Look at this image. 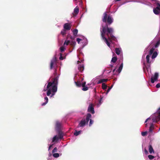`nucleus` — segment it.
Segmentation results:
<instances>
[{"mask_svg": "<svg viewBox=\"0 0 160 160\" xmlns=\"http://www.w3.org/2000/svg\"><path fill=\"white\" fill-rule=\"evenodd\" d=\"M107 12H105L103 14V17L102 18V21L103 22H106L107 21Z\"/></svg>", "mask_w": 160, "mask_h": 160, "instance_id": "nucleus-20", "label": "nucleus"}, {"mask_svg": "<svg viewBox=\"0 0 160 160\" xmlns=\"http://www.w3.org/2000/svg\"><path fill=\"white\" fill-rule=\"evenodd\" d=\"M148 157V158L150 160L154 158V156L152 155H149Z\"/></svg>", "mask_w": 160, "mask_h": 160, "instance_id": "nucleus-36", "label": "nucleus"}, {"mask_svg": "<svg viewBox=\"0 0 160 160\" xmlns=\"http://www.w3.org/2000/svg\"><path fill=\"white\" fill-rule=\"evenodd\" d=\"M57 67V58L56 56H54L51 60L50 63V68H54L55 71L54 72L55 77L53 78L51 81L48 82L47 85H45L43 92L47 91V95L49 96L50 94V97L53 96L57 90L58 80L59 75H58L56 68Z\"/></svg>", "mask_w": 160, "mask_h": 160, "instance_id": "nucleus-2", "label": "nucleus"}, {"mask_svg": "<svg viewBox=\"0 0 160 160\" xmlns=\"http://www.w3.org/2000/svg\"><path fill=\"white\" fill-rule=\"evenodd\" d=\"M153 12L156 15L160 14V5L159 4L156 8H153Z\"/></svg>", "mask_w": 160, "mask_h": 160, "instance_id": "nucleus-12", "label": "nucleus"}, {"mask_svg": "<svg viewBox=\"0 0 160 160\" xmlns=\"http://www.w3.org/2000/svg\"><path fill=\"white\" fill-rule=\"evenodd\" d=\"M115 70H116V69H114L113 70V72H114L115 71Z\"/></svg>", "mask_w": 160, "mask_h": 160, "instance_id": "nucleus-47", "label": "nucleus"}, {"mask_svg": "<svg viewBox=\"0 0 160 160\" xmlns=\"http://www.w3.org/2000/svg\"><path fill=\"white\" fill-rule=\"evenodd\" d=\"M82 90L84 91H86L88 89V88L87 87L85 86V85L84 86H82Z\"/></svg>", "mask_w": 160, "mask_h": 160, "instance_id": "nucleus-30", "label": "nucleus"}, {"mask_svg": "<svg viewBox=\"0 0 160 160\" xmlns=\"http://www.w3.org/2000/svg\"><path fill=\"white\" fill-rule=\"evenodd\" d=\"M159 121H160V107L156 112L147 118L145 122L146 128L149 126V132H152L154 128L153 123L157 122Z\"/></svg>", "mask_w": 160, "mask_h": 160, "instance_id": "nucleus-4", "label": "nucleus"}, {"mask_svg": "<svg viewBox=\"0 0 160 160\" xmlns=\"http://www.w3.org/2000/svg\"><path fill=\"white\" fill-rule=\"evenodd\" d=\"M92 116L90 114H87L86 119H82L79 123L78 127H83L86 123H87L89 120L90 118H91Z\"/></svg>", "mask_w": 160, "mask_h": 160, "instance_id": "nucleus-6", "label": "nucleus"}, {"mask_svg": "<svg viewBox=\"0 0 160 160\" xmlns=\"http://www.w3.org/2000/svg\"><path fill=\"white\" fill-rule=\"evenodd\" d=\"M123 67V63H122V64L120 65V67H119V68L117 70V71L118 72V73H120L121 72L122 68Z\"/></svg>", "mask_w": 160, "mask_h": 160, "instance_id": "nucleus-28", "label": "nucleus"}, {"mask_svg": "<svg viewBox=\"0 0 160 160\" xmlns=\"http://www.w3.org/2000/svg\"><path fill=\"white\" fill-rule=\"evenodd\" d=\"M82 132V131H77L76 130H75V132L74 133V135L75 136H77L80 134Z\"/></svg>", "mask_w": 160, "mask_h": 160, "instance_id": "nucleus-25", "label": "nucleus"}, {"mask_svg": "<svg viewBox=\"0 0 160 160\" xmlns=\"http://www.w3.org/2000/svg\"><path fill=\"white\" fill-rule=\"evenodd\" d=\"M90 122H89V126H91L92 124L93 123V121L92 120V119L90 118Z\"/></svg>", "mask_w": 160, "mask_h": 160, "instance_id": "nucleus-38", "label": "nucleus"}, {"mask_svg": "<svg viewBox=\"0 0 160 160\" xmlns=\"http://www.w3.org/2000/svg\"><path fill=\"white\" fill-rule=\"evenodd\" d=\"M94 105L92 103L89 104L88 108V112L91 113L93 114L94 113Z\"/></svg>", "mask_w": 160, "mask_h": 160, "instance_id": "nucleus-10", "label": "nucleus"}, {"mask_svg": "<svg viewBox=\"0 0 160 160\" xmlns=\"http://www.w3.org/2000/svg\"><path fill=\"white\" fill-rule=\"evenodd\" d=\"M72 27V25L69 23H66L63 25V28L66 30H70Z\"/></svg>", "mask_w": 160, "mask_h": 160, "instance_id": "nucleus-13", "label": "nucleus"}, {"mask_svg": "<svg viewBox=\"0 0 160 160\" xmlns=\"http://www.w3.org/2000/svg\"><path fill=\"white\" fill-rule=\"evenodd\" d=\"M72 32L73 35H74V37H72V36H71L70 38L71 39H74L75 37H76V35L77 34L78 32V30L76 29H75L72 31Z\"/></svg>", "mask_w": 160, "mask_h": 160, "instance_id": "nucleus-16", "label": "nucleus"}, {"mask_svg": "<svg viewBox=\"0 0 160 160\" xmlns=\"http://www.w3.org/2000/svg\"><path fill=\"white\" fill-rule=\"evenodd\" d=\"M60 49L61 52H62L65 50V48L64 47V46H62L60 48Z\"/></svg>", "mask_w": 160, "mask_h": 160, "instance_id": "nucleus-32", "label": "nucleus"}, {"mask_svg": "<svg viewBox=\"0 0 160 160\" xmlns=\"http://www.w3.org/2000/svg\"><path fill=\"white\" fill-rule=\"evenodd\" d=\"M113 21V19L112 17L111 16H108L107 18V22L109 24H111L112 22Z\"/></svg>", "mask_w": 160, "mask_h": 160, "instance_id": "nucleus-17", "label": "nucleus"}, {"mask_svg": "<svg viewBox=\"0 0 160 160\" xmlns=\"http://www.w3.org/2000/svg\"><path fill=\"white\" fill-rule=\"evenodd\" d=\"M160 44V36L159 34L157 35L154 39L151 42L150 45L146 48L144 54H148L146 56V62H143L144 66L143 67L144 71L146 72L147 70L149 75L151 73L150 68V64L152 63L153 59L155 58L158 55V52L157 51H154L156 48H157ZM145 56L143 55L142 58L144 59Z\"/></svg>", "mask_w": 160, "mask_h": 160, "instance_id": "nucleus-1", "label": "nucleus"}, {"mask_svg": "<svg viewBox=\"0 0 160 160\" xmlns=\"http://www.w3.org/2000/svg\"><path fill=\"white\" fill-rule=\"evenodd\" d=\"M77 41L78 44H81L82 48L86 45L88 43L87 39L84 37H82L80 38H77Z\"/></svg>", "mask_w": 160, "mask_h": 160, "instance_id": "nucleus-5", "label": "nucleus"}, {"mask_svg": "<svg viewBox=\"0 0 160 160\" xmlns=\"http://www.w3.org/2000/svg\"><path fill=\"white\" fill-rule=\"evenodd\" d=\"M144 152L147 155L148 154V152L146 149L145 148L144 150Z\"/></svg>", "mask_w": 160, "mask_h": 160, "instance_id": "nucleus-42", "label": "nucleus"}, {"mask_svg": "<svg viewBox=\"0 0 160 160\" xmlns=\"http://www.w3.org/2000/svg\"><path fill=\"white\" fill-rule=\"evenodd\" d=\"M115 52L118 55L122 52L121 48H115Z\"/></svg>", "mask_w": 160, "mask_h": 160, "instance_id": "nucleus-19", "label": "nucleus"}, {"mask_svg": "<svg viewBox=\"0 0 160 160\" xmlns=\"http://www.w3.org/2000/svg\"><path fill=\"white\" fill-rule=\"evenodd\" d=\"M102 27V30H101L102 39L107 46L112 49V45L113 44L112 41H116L117 40L116 37L112 35L113 29L112 28H108L107 25L105 27L103 26Z\"/></svg>", "mask_w": 160, "mask_h": 160, "instance_id": "nucleus-3", "label": "nucleus"}, {"mask_svg": "<svg viewBox=\"0 0 160 160\" xmlns=\"http://www.w3.org/2000/svg\"><path fill=\"white\" fill-rule=\"evenodd\" d=\"M63 134L62 132H59L58 135H55L52 139V142L54 143L57 142L59 139H61L63 138Z\"/></svg>", "mask_w": 160, "mask_h": 160, "instance_id": "nucleus-7", "label": "nucleus"}, {"mask_svg": "<svg viewBox=\"0 0 160 160\" xmlns=\"http://www.w3.org/2000/svg\"><path fill=\"white\" fill-rule=\"evenodd\" d=\"M79 12V8L78 6H77L74 9L73 13L77 15Z\"/></svg>", "mask_w": 160, "mask_h": 160, "instance_id": "nucleus-23", "label": "nucleus"}, {"mask_svg": "<svg viewBox=\"0 0 160 160\" xmlns=\"http://www.w3.org/2000/svg\"><path fill=\"white\" fill-rule=\"evenodd\" d=\"M53 145V144H52L49 146L48 149V151H49L50 150V149L52 148Z\"/></svg>", "mask_w": 160, "mask_h": 160, "instance_id": "nucleus-39", "label": "nucleus"}, {"mask_svg": "<svg viewBox=\"0 0 160 160\" xmlns=\"http://www.w3.org/2000/svg\"><path fill=\"white\" fill-rule=\"evenodd\" d=\"M42 94H43V96H45V95H46L45 93L43 92Z\"/></svg>", "mask_w": 160, "mask_h": 160, "instance_id": "nucleus-46", "label": "nucleus"}, {"mask_svg": "<svg viewBox=\"0 0 160 160\" xmlns=\"http://www.w3.org/2000/svg\"><path fill=\"white\" fill-rule=\"evenodd\" d=\"M76 86L78 87H81L82 86H84L86 84V82H81L80 81H77V82H75Z\"/></svg>", "mask_w": 160, "mask_h": 160, "instance_id": "nucleus-15", "label": "nucleus"}, {"mask_svg": "<svg viewBox=\"0 0 160 160\" xmlns=\"http://www.w3.org/2000/svg\"><path fill=\"white\" fill-rule=\"evenodd\" d=\"M52 156V155L51 153L50 152L49 153V154H48V156L47 158V159L48 160H50L51 159Z\"/></svg>", "mask_w": 160, "mask_h": 160, "instance_id": "nucleus-34", "label": "nucleus"}, {"mask_svg": "<svg viewBox=\"0 0 160 160\" xmlns=\"http://www.w3.org/2000/svg\"><path fill=\"white\" fill-rule=\"evenodd\" d=\"M102 82H106L108 80V79H101Z\"/></svg>", "mask_w": 160, "mask_h": 160, "instance_id": "nucleus-40", "label": "nucleus"}, {"mask_svg": "<svg viewBox=\"0 0 160 160\" xmlns=\"http://www.w3.org/2000/svg\"><path fill=\"white\" fill-rule=\"evenodd\" d=\"M148 132L147 131L144 132H141V135L143 136H145L147 134Z\"/></svg>", "mask_w": 160, "mask_h": 160, "instance_id": "nucleus-33", "label": "nucleus"}, {"mask_svg": "<svg viewBox=\"0 0 160 160\" xmlns=\"http://www.w3.org/2000/svg\"><path fill=\"white\" fill-rule=\"evenodd\" d=\"M62 155L61 153L59 154L58 153H53L52 156H53L55 158H58L59 157V156H61Z\"/></svg>", "mask_w": 160, "mask_h": 160, "instance_id": "nucleus-24", "label": "nucleus"}, {"mask_svg": "<svg viewBox=\"0 0 160 160\" xmlns=\"http://www.w3.org/2000/svg\"><path fill=\"white\" fill-rule=\"evenodd\" d=\"M109 90H107V92L105 93V94L106 95H107L108 93L109 92Z\"/></svg>", "mask_w": 160, "mask_h": 160, "instance_id": "nucleus-45", "label": "nucleus"}, {"mask_svg": "<svg viewBox=\"0 0 160 160\" xmlns=\"http://www.w3.org/2000/svg\"><path fill=\"white\" fill-rule=\"evenodd\" d=\"M76 3H77L78 2H80V4H82V2L81 1L82 0H74Z\"/></svg>", "mask_w": 160, "mask_h": 160, "instance_id": "nucleus-41", "label": "nucleus"}, {"mask_svg": "<svg viewBox=\"0 0 160 160\" xmlns=\"http://www.w3.org/2000/svg\"><path fill=\"white\" fill-rule=\"evenodd\" d=\"M149 151L151 154L154 153V151L152 145H151L149 146Z\"/></svg>", "mask_w": 160, "mask_h": 160, "instance_id": "nucleus-22", "label": "nucleus"}, {"mask_svg": "<svg viewBox=\"0 0 160 160\" xmlns=\"http://www.w3.org/2000/svg\"><path fill=\"white\" fill-rule=\"evenodd\" d=\"M66 30L63 28L61 32V34L63 36H64L66 33Z\"/></svg>", "mask_w": 160, "mask_h": 160, "instance_id": "nucleus-27", "label": "nucleus"}, {"mask_svg": "<svg viewBox=\"0 0 160 160\" xmlns=\"http://www.w3.org/2000/svg\"><path fill=\"white\" fill-rule=\"evenodd\" d=\"M113 86V85H112L110 87H109L108 88V90H109V91H110V90H111V89L112 88Z\"/></svg>", "mask_w": 160, "mask_h": 160, "instance_id": "nucleus-44", "label": "nucleus"}, {"mask_svg": "<svg viewBox=\"0 0 160 160\" xmlns=\"http://www.w3.org/2000/svg\"><path fill=\"white\" fill-rule=\"evenodd\" d=\"M99 78V77L98 76L92 80V82L93 83V84H99L102 82L101 79L98 81Z\"/></svg>", "mask_w": 160, "mask_h": 160, "instance_id": "nucleus-9", "label": "nucleus"}, {"mask_svg": "<svg viewBox=\"0 0 160 160\" xmlns=\"http://www.w3.org/2000/svg\"><path fill=\"white\" fill-rule=\"evenodd\" d=\"M76 42L75 41L70 42L69 40H65L64 43V46H67L69 44L72 45H75Z\"/></svg>", "mask_w": 160, "mask_h": 160, "instance_id": "nucleus-14", "label": "nucleus"}, {"mask_svg": "<svg viewBox=\"0 0 160 160\" xmlns=\"http://www.w3.org/2000/svg\"><path fill=\"white\" fill-rule=\"evenodd\" d=\"M44 100L45 101V102L42 104V106L46 105L48 102V98L47 97H46L44 98Z\"/></svg>", "mask_w": 160, "mask_h": 160, "instance_id": "nucleus-26", "label": "nucleus"}, {"mask_svg": "<svg viewBox=\"0 0 160 160\" xmlns=\"http://www.w3.org/2000/svg\"><path fill=\"white\" fill-rule=\"evenodd\" d=\"M102 88L104 90H106L107 88V85L104 83H103L102 85Z\"/></svg>", "mask_w": 160, "mask_h": 160, "instance_id": "nucleus-29", "label": "nucleus"}, {"mask_svg": "<svg viewBox=\"0 0 160 160\" xmlns=\"http://www.w3.org/2000/svg\"><path fill=\"white\" fill-rule=\"evenodd\" d=\"M77 57L78 59V60L77 61L78 64L79 65L80 63H81V65H79L78 66V69L79 71L82 72L83 71L84 69V65L83 64L84 60L83 59L79 58V56L78 55H77Z\"/></svg>", "mask_w": 160, "mask_h": 160, "instance_id": "nucleus-8", "label": "nucleus"}, {"mask_svg": "<svg viewBox=\"0 0 160 160\" xmlns=\"http://www.w3.org/2000/svg\"><path fill=\"white\" fill-rule=\"evenodd\" d=\"M158 74L157 72H155L154 75L151 78V82L152 83H153L154 82L156 81L158 78Z\"/></svg>", "mask_w": 160, "mask_h": 160, "instance_id": "nucleus-11", "label": "nucleus"}, {"mask_svg": "<svg viewBox=\"0 0 160 160\" xmlns=\"http://www.w3.org/2000/svg\"><path fill=\"white\" fill-rule=\"evenodd\" d=\"M58 149L57 148H55L52 151V153H54L56 152L57 151Z\"/></svg>", "mask_w": 160, "mask_h": 160, "instance_id": "nucleus-37", "label": "nucleus"}, {"mask_svg": "<svg viewBox=\"0 0 160 160\" xmlns=\"http://www.w3.org/2000/svg\"><path fill=\"white\" fill-rule=\"evenodd\" d=\"M117 60V58L116 57H113L112 59L111 60V63H115ZM110 66L111 67H113V65L111 64L110 65Z\"/></svg>", "mask_w": 160, "mask_h": 160, "instance_id": "nucleus-18", "label": "nucleus"}, {"mask_svg": "<svg viewBox=\"0 0 160 160\" xmlns=\"http://www.w3.org/2000/svg\"><path fill=\"white\" fill-rule=\"evenodd\" d=\"M61 124L60 122L58 121L56 122V128L57 130L59 129L61 127Z\"/></svg>", "mask_w": 160, "mask_h": 160, "instance_id": "nucleus-21", "label": "nucleus"}, {"mask_svg": "<svg viewBox=\"0 0 160 160\" xmlns=\"http://www.w3.org/2000/svg\"><path fill=\"white\" fill-rule=\"evenodd\" d=\"M102 98L103 97H101V96L100 99L99 100V104L98 105V107H99L102 103V102H101V101H102Z\"/></svg>", "mask_w": 160, "mask_h": 160, "instance_id": "nucleus-31", "label": "nucleus"}, {"mask_svg": "<svg viewBox=\"0 0 160 160\" xmlns=\"http://www.w3.org/2000/svg\"><path fill=\"white\" fill-rule=\"evenodd\" d=\"M60 57H59V59L60 60H62L64 59L65 58L62 57V53H60Z\"/></svg>", "mask_w": 160, "mask_h": 160, "instance_id": "nucleus-35", "label": "nucleus"}, {"mask_svg": "<svg viewBox=\"0 0 160 160\" xmlns=\"http://www.w3.org/2000/svg\"><path fill=\"white\" fill-rule=\"evenodd\" d=\"M156 87L157 88H160V83H158L156 85Z\"/></svg>", "mask_w": 160, "mask_h": 160, "instance_id": "nucleus-43", "label": "nucleus"}]
</instances>
